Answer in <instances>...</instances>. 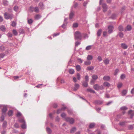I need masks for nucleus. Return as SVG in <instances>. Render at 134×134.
<instances>
[{
	"instance_id": "obj_22",
	"label": "nucleus",
	"mask_w": 134,
	"mask_h": 134,
	"mask_svg": "<svg viewBox=\"0 0 134 134\" xmlns=\"http://www.w3.org/2000/svg\"><path fill=\"white\" fill-rule=\"evenodd\" d=\"M7 121H4L2 124L3 127L4 128H5L7 127Z\"/></svg>"
},
{
	"instance_id": "obj_64",
	"label": "nucleus",
	"mask_w": 134,
	"mask_h": 134,
	"mask_svg": "<svg viewBox=\"0 0 134 134\" xmlns=\"http://www.w3.org/2000/svg\"><path fill=\"white\" fill-rule=\"evenodd\" d=\"M116 16L115 14H113L111 16V18L112 19H114L116 17Z\"/></svg>"
},
{
	"instance_id": "obj_54",
	"label": "nucleus",
	"mask_w": 134,
	"mask_h": 134,
	"mask_svg": "<svg viewBox=\"0 0 134 134\" xmlns=\"http://www.w3.org/2000/svg\"><path fill=\"white\" fill-rule=\"evenodd\" d=\"M39 5L41 9H43L44 8V5L42 3H40L39 4Z\"/></svg>"
},
{
	"instance_id": "obj_39",
	"label": "nucleus",
	"mask_w": 134,
	"mask_h": 134,
	"mask_svg": "<svg viewBox=\"0 0 134 134\" xmlns=\"http://www.w3.org/2000/svg\"><path fill=\"white\" fill-rule=\"evenodd\" d=\"M119 72V70L117 69H116L115 71L114 75H117L118 73Z\"/></svg>"
},
{
	"instance_id": "obj_33",
	"label": "nucleus",
	"mask_w": 134,
	"mask_h": 134,
	"mask_svg": "<svg viewBox=\"0 0 134 134\" xmlns=\"http://www.w3.org/2000/svg\"><path fill=\"white\" fill-rule=\"evenodd\" d=\"M0 29L1 31H4L5 30V28L3 26H2L0 28Z\"/></svg>"
},
{
	"instance_id": "obj_21",
	"label": "nucleus",
	"mask_w": 134,
	"mask_h": 134,
	"mask_svg": "<svg viewBox=\"0 0 134 134\" xmlns=\"http://www.w3.org/2000/svg\"><path fill=\"white\" fill-rule=\"evenodd\" d=\"M127 91L126 90H123L122 91V95L123 96H125L127 93Z\"/></svg>"
},
{
	"instance_id": "obj_25",
	"label": "nucleus",
	"mask_w": 134,
	"mask_h": 134,
	"mask_svg": "<svg viewBox=\"0 0 134 134\" xmlns=\"http://www.w3.org/2000/svg\"><path fill=\"white\" fill-rule=\"evenodd\" d=\"M5 115V114L3 115V114H2V116L1 117V121H2L4 120V117Z\"/></svg>"
},
{
	"instance_id": "obj_19",
	"label": "nucleus",
	"mask_w": 134,
	"mask_h": 134,
	"mask_svg": "<svg viewBox=\"0 0 134 134\" xmlns=\"http://www.w3.org/2000/svg\"><path fill=\"white\" fill-rule=\"evenodd\" d=\"M88 82L84 81L82 82L83 86L84 87H86L88 86Z\"/></svg>"
},
{
	"instance_id": "obj_40",
	"label": "nucleus",
	"mask_w": 134,
	"mask_h": 134,
	"mask_svg": "<svg viewBox=\"0 0 134 134\" xmlns=\"http://www.w3.org/2000/svg\"><path fill=\"white\" fill-rule=\"evenodd\" d=\"M118 35L121 38H122L124 36V34L123 33L121 32H119Z\"/></svg>"
},
{
	"instance_id": "obj_55",
	"label": "nucleus",
	"mask_w": 134,
	"mask_h": 134,
	"mask_svg": "<svg viewBox=\"0 0 134 134\" xmlns=\"http://www.w3.org/2000/svg\"><path fill=\"white\" fill-rule=\"evenodd\" d=\"M16 115L17 117H19L20 116H21V114L20 112H18Z\"/></svg>"
},
{
	"instance_id": "obj_60",
	"label": "nucleus",
	"mask_w": 134,
	"mask_h": 134,
	"mask_svg": "<svg viewBox=\"0 0 134 134\" xmlns=\"http://www.w3.org/2000/svg\"><path fill=\"white\" fill-rule=\"evenodd\" d=\"M78 5V4L77 3H74V5L72 7H74L75 8H76Z\"/></svg>"
},
{
	"instance_id": "obj_20",
	"label": "nucleus",
	"mask_w": 134,
	"mask_h": 134,
	"mask_svg": "<svg viewBox=\"0 0 134 134\" xmlns=\"http://www.w3.org/2000/svg\"><path fill=\"white\" fill-rule=\"evenodd\" d=\"M103 85L104 86L109 87L110 86V84L107 82H105L103 83Z\"/></svg>"
},
{
	"instance_id": "obj_3",
	"label": "nucleus",
	"mask_w": 134,
	"mask_h": 134,
	"mask_svg": "<svg viewBox=\"0 0 134 134\" xmlns=\"http://www.w3.org/2000/svg\"><path fill=\"white\" fill-rule=\"evenodd\" d=\"M66 121L70 124H73L74 122V119L72 118L67 117L65 118Z\"/></svg>"
},
{
	"instance_id": "obj_41",
	"label": "nucleus",
	"mask_w": 134,
	"mask_h": 134,
	"mask_svg": "<svg viewBox=\"0 0 134 134\" xmlns=\"http://www.w3.org/2000/svg\"><path fill=\"white\" fill-rule=\"evenodd\" d=\"M61 116L62 118L65 119L66 118H65L66 114L64 113H62L61 115Z\"/></svg>"
},
{
	"instance_id": "obj_5",
	"label": "nucleus",
	"mask_w": 134,
	"mask_h": 134,
	"mask_svg": "<svg viewBox=\"0 0 134 134\" xmlns=\"http://www.w3.org/2000/svg\"><path fill=\"white\" fill-rule=\"evenodd\" d=\"M7 110V108L6 107H4L2 109V114L3 115H6V112Z\"/></svg>"
},
{
	"instance_id": "obj_28",
	"label": "nucleus",
	"mask_w": 134,
	"mask_h": 134,
	"mask_svg": "<svg viewBox=\"0 0 134 134\" xmlns=\"http://www.w3.org/2000/svg\"><path fill=\"white\" fill-rule=\"evenodd\" d=\"M126 29L128 31H130L132 29V27L131 26L128 25L126 27Z\"/></svg>"
},
{
	"instance_id": "obj_62",
	"label": "nucleus",
	"mask_w": 134,
	"mask_h": 134,
	"mask_svg": "<svg viewBox=\"0 0 134 134\" xmlns=\"http://www.w3.org/2000/svg\"><path fill=\"white\" fill-rule=\"evenodd\" d=\"M5 55L4 53L0 54V58H3L5 56Z\"/></svg>"
},
{
	"instance_id": "obj_38",
	"label": "nucleus",
	"mask_w": 134,
	"mask_h": 134,
	"mask_svg": "<svg viewBox=\"0 0 134 134\" xmlns=\"http://www.w3.org/2000/svg\"><path fill=\"white\" fill-rule=\"evenodd\" d=\"M13 33V34L15 35L16 36L18 34V32L17 31L15 30H13L12 31Z\"/></svg>"
},
{
	"instance_id": "obj_12",
	"label": "nucleus",
	"mask_w": 134,
	"mask_h": 134,
	"mask_svg": "<svg viewBox=\"0 0 134 134\" xmlns=\"http://www.w3.org/2000/svg\"><path fill=\"white\" fill-rule=\"evenodd\" d=\"M79 87V85L78 84H76L75 85L74 90L76 91L77 90Z\"/></svg>"
},
{
	"instance_id": "obj_15",
	"label": "nucleus",
	"mask_w": 134,
	"mask_h": 134,
	"mask_svg": "<svg viewBox=\"0 0 134 134\" xmlns=\"http://www.w3.org/2000/svg\"><path fill=\"white\" fill-rule=\"evenodd\" d=\"M121 46L122 48L124 49H126L127 47V45L124 43H122Z\"/></svg>"
},
{
	"instance_id": "obj_10",
	"label": "nucleus",
	"mask_w": 134,
	"mask_h": 134,
	"mask_svg": "<svg viewBox=\"0 0 134 134\" xmlns=\"http://www.w3.org/2000/svg\"><path fill=\"white\" fill-rule=\"evenodd\" d=\"M93 87L96 90H99V85L97 84H96L94 85Z\"/></svg>"
},
{
	"instance_id": "obj_7",
	"label": "nucleus",
	"mask_w": 134,
	"mask_h": 134,
	"mask_svg": "<svg viewBox=\"0 0 134 134\" xmlns=\"http://www.w3.org/2000/svg\"><path fill=\"white\" fill-rule=\"evenodd\" d=\"M102 7L103 9V11L104 12L107 10V7L105 4H103L102 5Z\"/></svg>"
},
{
	"instance_id": "obj_1",
	"label": "nucleus",
	"mask_w": 134,
	"mask_h": 134,
	"mask_svg": "<svg viewBox=\"0 0 134 134\" xmlns=\"http://www.w3.org/2000/svg\"><path fill=\"white\" fill-rule=\"evenodd\" d=\"M75 38V40H81L82 38V34L79 31H76L74 34Z\"/></svg>"
},
{
	"instance_id": "obj_49",
	"label": "nucleus",
	"mask_w": 134,
	"mask_h": 134,
	"mask_svg": "<svg viewBox=\"0 0 134 134\" xmlns=\"http://www.w3.org/2000/svg\"><path fill=\"white\" fill-rule=\"evenodd\" d=\"M76 69L77 71H79L81 69V67L79 65H77L76 66Z\"/></svg>"
},
{
	"instance_id": "obj_24",
	"label": "nucleus",
	"mask_w": 134,
	"mask_h": 134,
	"mask_svg": "<svg viewBox=\"0 0 134 134\" xmlns=\"http://www.w3.org/2000/svg\"><path fill=\"white\" fill-rule=\"evenodd\" d=\"M41 16L40 15L37 14L35 16V19L38 20L41 18Z\"/></svg>"
},
{
	"instance_id": "obj_44",
	"label": "nucleus",
	"mask_w": 134,
	"mask_h": 134,
	"mask_svg": "<svg viewBox=\"0 0 134 134\" xmlns=\"http://www.w3.org/2000/svg\"><path fill=\"white\" fill-rule=\"evenodd\" d=\"M18 9L19 7L17 6H15L14 8V10L15 12H17Z\"/></svg>"
},
{
	"instance_id": "obj_4",
	"label": "nucleus",
	"mask_w": 134,
	"mask_h": 134,
	"mask_svg": "<svg viewBox=\"0 0 134 134\" xmlns=\"http://www.w3.org/2000/svg\"><path fill=\"white\" fill-rule=\"evenodd\" d=\"M108 33L109 34H110L113 32L114 27L112 25H110L108 26Z\"/></svg>"
},
{
	"instance_id": "obj_16",
	"label": "nucleus",
	"mask_w": 134,
	"mask_h": 134,
	"mask_svg": "<svg viewBox=\"0 0 134 134\" xmlns=\"http://www.w3.org/2000/svg\"><path fill=\"white\" fill-rule=\"evenodd\" d=\"M13 113V111L12 110H9L8 113V115L9 116H12Z\"/></svg>"
},
{
	"instance_id": "obj_13",
	"label": "nucleus",
	"mask_w": 134,
	"mask_h": 134,
	"mask_svg": "<svg viewBox=\"0 0 134 134\" xmlns=\"http://www.w3.org/2000/svg\"><path fill=\"white\" fill-rule=\"evenodd\" d=\"M19 121L21 123H25V120H24L23 118L22 117L21 118H19L18 119Z\"/></svg>"
},
{
	"instance_id": "obj_29",
	"label": "nucleus",
	"mask_w": 134,
	"mask_h": 134,
	"mask_svg": "<svg viewBox=\"0 0 134 134\" xmlns=\"http://www.w3.org/2000/svg\"><path fill=\"white\" fill-rule=\"evenodd\" d=\"M95 125V124L94 123H91L89 125V127L90 128H93Z\"/></svg>"
},
{
	"instance_id": "obj_18",
	"label": "nucleus",
	"mask_w": 134,
	"mask_h": 134,
	"mask_svg": "<svg viewBox=\"0 0 134 134\" xmlns=\"http://www.w3.org/2000/svg\"><path fill=\"white\" fill-rule=\"evenodd\" d=\"M109 60L108 59H106L103 60L104 63L106 65L109 64Z\"/></svg>"
},
{
	"instance_id": "obj_52",
	"label": "nucleus",
	"mask_w": 134,
	"mask_h": 134,
	"mask_svg": "<svg viewBox=\"0 0 134 134\" xmlns=\"http://www.w3.org/2000/svg\"><path fill=\"white\" fill-rule=\"evenodd\" d=\"M68 112L69 114H71L72 113V111L70 109H68Z\"/></svg>"
},
{
	"instance_id": "obj_35",
	"label": "nucleus",
	"mask_w": 134,
	"mask_h": 134,
	"mask_svg": "<svg viewBox=\"0 0 134 134\" xmlns=\"http://www.w3.org/2000/svg\"><path fill=\"white\" fill-rule=\"evenodd\" d=\"M118 29L120 31H123L124 29L123 26L122 25H120Z\"/></svg>"
},
{
	"instance_id": "obj_11",
	"label": "nucleus",
	"mask_w": 134,
	"mask_h": 134,
	"mask_svg": "<svg viewBox=\"0 0 134 134\" xmlns=\"http://www.w3.org/2000/svg\"><path fill=\"white\" fill-rule=\"evenodd\" d=\"M74 13L73 12L71 11L69 14V19H72L74 16Z\"/></svg>"
},
{
	"instance_id": "obj_14",
	"label": "nucleus",
	"mask_w": 134,
	"mask_h": 134,
	"mask_svg": "<svg viewBox=\"0 0 134 134\" xmlns=\"http://www.w3.org/2000/svg\"><path fill=\"white\" fill-rule=\"evenodd\" d=\"M84 64L86 65H90L91 64V62L90 61L88 60L84 62Z\"/></svg>"
},
{
	"instance_id": "obj_48",
	"label": "nucleus",
	"mask_w": 134,
	"mask_h": 134,
	"mask_svg": "<svg viewBox=\"0 0 134 134\" xmlns=\"http://www.w3.org/2000/svg\"><path fill=\"white\" fill-rule=\"evenodd\" d=\"M87 91H89L91 92H92L93 93H94L95 92L94 91L92 90V89H91V88H88L87 89Z\"/></svg>"
},
{
	"instance_id": "obj_30",
	"label": "nucleus",
	"mask_w": 134,
	"mask_h": 134,
	"mask_svg": "<svg viewBox=\"0 0 134 134\" xmlns=\"http://www.w3.org/2000/svg\"><path fill=\"white\" fill-rule=\"evenodd\" d=\"M46 129L48 133L51 134V130L50 128L47 127Z\"/></svg>"
},
{
	"instance_id": "obj_47",
	"label": "nucleus",
	"mask_w": 134,
	"mask_h": 134,
	"mask_svg": "<svg viewBox=\"0 0 134 134\" xmlns=\"http://www.w3.org/2000/svg\"><path fill=\"white\" fill-rule=\"evenodd\" d=\"M35 12L36 13H38L39 12V10L38 7H35Z\"/></svg>"
},
{
	"instance_id": "obj_58",
	"label": "nucleus",
	"mask_w": 134,
	"mask_h": 134,
	"mask_svg": "<svg viewBox=\"0 0 134 134\" xmlns=\"http://www.w3.org/2000/svg\"><path fill=\"white\" fill-rule=\"evenodd\" d=\"M85 81H86L88 82L89 80V77L87 75H86L85 77Z\"/></svg>"
},
{
	"instance_id": "obj_27",
	"label": "nucleus",
	"mask_w": 134,
	"mask_h": 134,
	"mask_svg": "<svg viewBox=\"0 0 134 134\" xmlns=\"http://www.w3.org/2000/svg\"><path fill=\"white\" fill-rule=\"evenodd\" d=\"M27 20L28 23L30 24H31L33 22V21L31 19H29L28 18H27Z\"/></svg>"
},
{
	"instance_id": "obj_57",
	"label": "nucleus",
	"mask_w": 134,
	"mask_h": 134,
	"mask_svg": "<svg viewBox=\"0 0 134 134\" xmlns=\"http://www.w3.org/2000/svg\"><path fill=\"white\" fill-rule=\"evenodd\" d=\"M14 127L16 128H18L19 127V125L18 124L15 123L14 125Z\"/></svg>"
},
{
	"instance_id": "obj_51",
	"label": "nucleus",
	"mask_w": 134,
	"mask_h": 134,
	"mask_svg": "<svg viewBox=\"0 0 134 134\" xmlns=\"http://www.w3.org/2000/svg\"><path fill=\"white\" fill-rule=\"evenodd\" d=\"M3 3L5 6H6L8 5V2L6 1H3Z\"/></svg>"
},
{
	"instance_id": "obj_9",
	"label": "nucleus",
	"mask_w": 134,
	"mask_h": 134,
	"mask_svg": "<svg viewBox=\"0 0 134 134\" xmlns=\"http://www.w3.org/2000/svg\"><path fill=\"white\" fill-rule=\"evenodd\" d=\"M93 58V56L91 55H88L87 57V59L88 60H91Z\"/></svg>"
},
{
	"instance_id": "obj_23",
	"label": "nucleus",
	"mask_w": 134,
	"mask_h": 134,
	"mask_svg": "<svg viewBox=\"0 0 134 134\" xmlns=\"http://www.w3.org/2000/svg\"><path fill=\"white\" fill-rule=\"evenodd\" d=\"M76 129L75 127H73L70 130V132L72 133H74L76 130Z\"/></svg>"
},
{
	"instance_id": "obj_46",
	"label": "nucleus",
	"mask_w": 134,
	"mask_h": 134,
	"mask_svg": "<svg viewBox=\"0 0 134 134\" xmlns=\"http://www.w3.org/2000/svg\"><path fill=\"white\" fill-rule=\"evenodd\" d=\"M133 125H130L129 126L128 128L129 130H132L133 128Z\"/></svg>"
},
{
	"instance_id": "obj_50",
	"label": "nucleus",
	"mask_w": 134,
	"mask_h": 134,
	"mask_svg": "<svg viewBox=\"0 0 134 134\" xmlns=\"http://www.w3.org/2000/svg\"><path fill=\"white\" fill-rule=\"evenodd\" d=\"M133 111L132 110H130L128 112L129 114H131L132 116V117L134 115V114H133Z\"/></svg>"
},
{
	"instance_id": "obj_8",
	"label": "nucleus",
	"mask_w": 134,
	"mask_h": 134,
	"mask_svg": "<svg viewBox=\"0 0 134 134\" xmlns=\"http://www.w3.org/2000/svg\"><path fill=\"white\" fill-rule=\"evenodd\" d=\"M110 79V77L109 76H104L103 77V79L104 81H108Z\"/></svg>"
},
{
	"instance_id": "obj_34",
	"label": "nucleus",
	"mask_w": 134,
	"mask_h": 134,
	"mask_svg": "<svg viewBox=\"0 0 134 134\" xmlns=\"http://www.w3.org/2000/svg\"><path fill=\"white\" fill-rule=\"evenodd\" d=\"M19 32L20 34H23L24 33V30L23 29H20L19 30Z\"/></svg>"
},
{
	"instance_id": "obj_59",
	"label": "nucleus",
	"mask_w": 134,
	"mask_h": 134,
	"mask_svg": "<svg viewBox=\"0 0 134 134\" xmlns=\"http://www.w3.org/2000/svg\"><path fill=\"white\" fill-rule=\"evenodd\" d=\"M125 77V75L124 74H122L120 76V79H124Z\"/></svg>"
},
{
	"instance_id": "obj_42",
	"label": "nucleus",
	"mask_w": 134,
	"mask_h": 134,
	"mask_svg": "<svg viewBox=\"0 0 134 134\" xmlns=\"http://www.w3.org/2000/svg\"><path fill=\"white\" fill-rule=\"evenodd\" d=\"M92 47V46L91 45H89L87 46L86 47V49L87 50H90L91 49Z\"/></svg>"
},
{
	"instance_id": "obj_2",
	"label": "nucleus",
	"mask_w": 134,
	"mask_h": 134,
	"mask_svg": "<svg viewBox=\"0 0 134 134\" xmlns=\"http://www.w3.org/2000/svg\"><path fill=\"white\" fill-rule=\"evenodd\" d=\"M4 18L6 19H11L13 17V15L12 14H10L6 12L4 13Z\"/></svg>"
},
{
	"instance_id": "obj_6",
	"label": "nucleus",
	"mask_w": 134,
	"mask_h": 134,
	"mask_svg": "<svg viewBox=\"0 0 134 134\" xmlns=\"http://www.w3.org/2000/svg\"><path fill=\"white\" fill-rule=\"evenodd\" d=\"M67 108L65 107H62V108L61 109H58L57 111V114H59L63 110H65Z\"/></svg>"
},
{
	"instance_id": "obj_43",
	"label": "nucleus",
	"mask_w": 134,
	"mask_h": 134,
	"mask_svg": "<svg viewBox=\"0 0 134 134\" xmlns=\"http://www.w3.org/2000/svg\"><path fill=\"white\" fill-rule=\"evenodd\" d=\"M21 127L23 129H26V126L25 124V123H24L23 124L21 125Z\"/></svg>"
},
{
	"instance_id": "obj_32",
	"label": "nucleus",
	"mask_w": 134,
	"mask_h": 134,
	"mask_svg": "<svg viewBox=\"0 0 134 134\" xmlns=\"http://www.w3.org/2000/svg\"><path fill=\"white\" fill-rule=\"evenodd\" d=\"M102 32V30L101 29L99 30L97 32V35L98 36H100V35Z\"/></svg>"
},
{
	"instance_id": "obj_37",
	"label": "nucleus",
	"mask_w": 134,
	"mask_h": 134,
	"mask_svg": "<svg viewBox=\"0 0 134 134\" xmlns=\"http://www.w3.org/2000/svg\"><path fill=\"white\" fill-rule=\"evenodd\" d=\"M67 24V23L66 22V23H64V24L61 26V27L64 29H65L66 28V25Z\"/></svg>"
},
{
	"instance_id": "obj_45",
	"label": "nucleus",
	"mask_w": 134,
	"mask_h": 134,
	"mask_svg": "<svg viewBox=\"0 0 134 134\" xmlns=\"http://www.w3.org/2000/svg\"><path fill=\"white\" fill-rule=\"evenodd\" d=\"M35 7H30V8L29 10L30 11L33 12L35 11Z\"/></svg>"
},
{
	"instance_id": "obj_36",
	"label": "nucleus",
	"mask_w": 134,
	"mask_h": 134,
	"mask_svg": "<svg viewBox=\"0 0 134 134\" xmlns=\"http://www.w3.org/2000/svg\"><path fill=\"white\" fill-rule=\"evenodd\" d=\"M5 49V48L4 46L2 45L0 46V50L2 51H3Z\"/></svg>"
},
{
	"instance_id": "obj_26",
	"label": "nucleus",
	"mask_w": 134,
	"mask_h": 134,
	"mask_svg": "<svg viewBox=\"0 0 134 134\" xmlns=\"http://www.w3.org/2000/svg\"><path fill=\"white\" fill-rule=\"evenodd\" d=\"M94 69V67L93 66H89L87 67V70H93Z\"/></svg>"
},
{
	"instance_id": "obj_56",
	"label": "nucleus",
	"mask_w": 134,
	"mask_h": 134,
	"mask_svg": "<svg viewBox=\"0 0 134 134\" xmlns=\"http://www.w3.org/2000/svg\"><path fill=\"white\" fill-rule=\"evenodd\" d=\"M127 108L126 106H123L121 108V109L122 110H125L127 109Z\"/></svg>"
},
{
	"instance_id": "obj_17",
	"label": "nucleus",
	"mask_w": 134,
	"mask_h": 134,
	"mask_svg": "<svg viewBox=\"0 0 134 134\" xmlns=\"http://www.w3.org/2000/svg\"><path fill=\"white\" fill-rule=\"evenodd\" d=\"M92 79L94 80H96L98 78V76L96 75H93L92 76Z\"/></svg>"
},
{
	"instance_id": "obj_31",
	"label": "nucleus",
	"mask_w": 134,
	"mask_h": 134,
	"mask_svg": "<svg viewBox=\"0 0 134 134\" xmlns=\"http://www.w3.org/2000/svg\"><path fill=\"white\" fill-rule=\"evenodd\" d=\"M69 73L70 74H72L74 72V70L72 69H70L69 70Z\"/></svg>"
},
{
	"instance_id": "obj_53",
	"label": "nucleus",
	"mask_w": 134,
	"mask_h": 134,
	"mask_svg": "<svg viewBox=\"0 0 134 134\" xmlns=\"http://www.w3.org/2000/svg\"><path fill=\"white\" fill-rule=\"evenodd\" d=\"M78 24L77 23H75L73 24V27H77L78 26Z\"/></svg>"
},
{
	"instance_id": "obj_61",
	"label": "nucleus",
	"mask_w": 134,
	"mask_h": 134,
	"mask_svg": "<svg viewBox=\"0 0 134 134\" xmlns=\"http://www.w3.org/2000/svg\"><path fill=\"white\" fill-rule=\"evenodd\" d=\"M97 59L99 62L101 61L102 60L101 57L100 56H98L97 58Z\"/></svg>"
},
{
	"instance_id": "obj_63",
	"label": "nucleus",
	"mask_w": 134,
	"mask_h": 134,
	"mask_svg": "<svg viewBox=\"0 0 134 134\" xmlns=\"http://www.w3.org/2000/svg\"><path fill=\"white\" fill-rule=\"evenodd\" d=\"M16 25V23L14 21H13L12 24V26L13 27L15 26Z\"/></svg>"
}]
</instances>
